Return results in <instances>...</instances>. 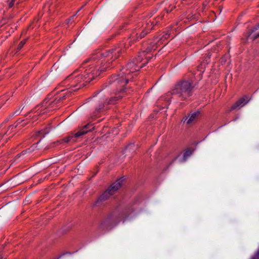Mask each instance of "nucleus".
Returning <instances> with one entry per match:
<instances>
[{
	"label": "nucleus",
	"mask_w": 259,
	"mask_h": 259,
	"mask_svg": "<svg viewBox=\"0 0 259 259\" xmlns=\"http://www.w3.org/2000/svg\"><path fill=\"white\" fill-rule=\"evenodd\" d=\"M125 45L121 44L109 51L98 52L94 55L88 61L89 64H84L79 69L75 70L72 74L68 75L60 85L61 86L70 87V89L62 90V93L59 99L56 98L47 105V102L44 103V106H47V110L53 109L54 105L69 97L72 91H75L81 88L84 83L80 84L82 81L90 82L96 77L98 76L101 72L110 68V64L116 59L125 51Z\"/></svg>",
	"instance_id": "f257e3e1"
},
{
	"label": "nucleus",
	"mask_w": 259,
	"mask_h": 259,
	"mask_svg": "<svg viewBox=\"0 0 259 259\" xmlns=\"http://www.w3.org/2000/svg\"><path fill=\"white\" fill-rule=\"evenodd\" d=\"M145 51L140 53L137 58L127 63L126 68L123 69L118 76L112 77L111 80H110V89L113 91L114 95L111 97L109 101L106 103L107 105L116 104L120 99L127 95L124 87L131 78V74L139 71L147 63L146 61L145 63L139 64L143 60V57L145 56Z\"/></svg>",
	"instance_id": "f03ea898"
},
{
	"label": "nucleus",
	"mask_w": 259,
	"mask_h": 259,
	"mask_svg": "<svg viewBox=\"0 0 259 259\" xmlns=\"http://www.w3.org/2000/svg\"><path fill=\"white\" fill-rule=\"evenodd\" d=\"M193 86L190 81L183 80L176 84L170 91L171 95H176L185 99L192 95Z\"/></svg>",
	"instance_id": "7ed1b4c3"
},
{
	"label": "nucleus",
	"mask_w": 259,
	"mask_h": 259,
	"mask_svg": "<svg viewBox=\"0 0 259 259\" xmlns=\"http://www.w3.org/2000/svg\"><path fill=\"white\" fill-rule=\"evenodd\" d=\"M124 181L123 178H121L113 183L110 187L106 190L99 198V201H104L109 198L118 190H119L123 185Z\"/></svg>",
	"instance_id": "20e7f679"
},
{
	"label": "nucleus",
	"mask_w": 259,
	"mask_h": 259,
	"mask_svg": "<svg viewBox=\"0 0 259 259\" xmlns=\"http://www.w3.org/2000/svg\"><path fill=\"white\" fill-rule=\"evenodd\" d=\"M93 128L94 127H93L92 125L88 124L87 125H85L81 130H79L74 135L71 134L64 138L63 141L66 143H68L70 141L75 142V138L81 137V136L87 134L88 132L92 131Z\"/></svg>",
	"instance_id": "39448f33"
},
{
	"label": "nucleus",
	"mask_w": 259,
	"mask_h": 259,
	"mask_svg": "<svg viewBox=\"0 0 259 259\" xmlns=\"http://www.w3.org/2000/svg\"><path fill=\"white\" fill-rule=\"evenodd\" d=\"M249 100L248 97L246 96L241 98L230 107V111L240 109L245 105Z\"/></svg>",
	"instance_id": "423d86ee"
},
{
	"label": "nucleus",
	"mask_w": 259,
	"mask_h": 259,
	"mask_svg": "<svg viewBox=\"0 0 259 259\" xmlns=\"http://www.w3.org/2000/svg\"><path fill=\"white\" fill-rule=\"evenodd\" d=\"M155 24L154 22H151V21H150L149 22H147L146 24L145 29H143L141 32L140 34L137 37L136 40L141 39L142 38L144 37L149 32L150 30L153 28Z\"/></svg>",
	"instance_id": "0eeeda50"
},
{
	"label": "nucleus",
	"mask_w": 259,
	"mask_h": 259,
	"mask_svg": "<svg viewBox=\"0 0 259 259\" xmlns=\"http://www.w3.org/2000/svg\"><path fill=\"white\" fill-rule=\"evenodd\" d=\"M200 114L199 111H196L189 115V116L185 119L184 121L187 120V123L188 124H191L193 121H195L196 117Z\"/></svg>",
	"instance_id": "6e6552de"
},
{
	"label": "nucleus",
	"mask_w": 259,
	"mask_h": 259,
	"mask_svg": "<svg viewBox=\"0 0 259 259\" xmlns=\"http://www.w3.org/2000/svg\"><path fill=\"white\" fill-rule=\"evenodd\" d=\"M30 121H29L30 122ZM28 123V119H26V120H18L17 121V124L15 126V127H17L18 125L19 126H24L25 125L27 124Z\"/></svg>",
	"instance_id": "1a4fd4ad"
},
{
	"label": "nucleus",
	"mask_w": 259,
	"mask_h": 259,
	"mask_svg": "<svg viewBox=\"0 0 259 259\" xmlns=\"http://www.w3.org/2000/svg\"><path fill=\"white\" fill-rule=\"evenodd\" d=\"M192 151L189 149H186L183 155L184 160H186L187 158L192 154Z\"/></svg>",
	"instance_id": "9d476101"
},
{
	"label": "nucleus",
	"mask_w": 259,
	"mask_h": 259,
	"mask_svg": "<svg viewBox=\"0 0 259 259\" xmlns=\"http://www.w3.org/2000/svg\"><path fill=\"white\" fill-rule=\"evenodd\" d=\"M26 42V39H23L22 41H21L20 42L19 44L18 45L17 49L18 50H20L23 48V47L24 46Z\"/></svg>",
	"instance_id": "9b49d317"
},
{
	"label": "nucleus",
	"mask_w": 259,
	"mask_h": 259,
	"mask_svg": "<svg viewBox=\"0 0 259 259\" xmlns=\"http://www.w3.org/2000/svg\"><path fill=\"white\" fill-rule=\"evenodd\" d=\"M22 109H23V108L21 106H20L17 109H16L14 112V114H15L16 115H18L20 114Z\"/></svg>",
	"instance_id": "f8f14e48"
},
{
	"label": "nucleus",
	"mask_w": 259,
	"mask_h": 259,
	"mask_svg": "<svg viewBox=\"0 0 259 259\" xmlns=\"http://www.w3.org/2000/svg\"><path fill=\"white\" fill-rule=\"evenodd\" d=\"M49 132V130L48 128L45 129L44 130H41L40 131H39V134H43L45 135L48 134Z\"/></svg>",
	"instance_id": "ddd939ff"
},
{
	"label": "nucleus",
	"mask_w": 259,
	"mask_h": 259,
	"mask_svg": "<svg viewBox=\"0 0 259 259\" xmlns=\"http://www.w3.org/2000/svg\"><path fill=\"white\" fill-rule=\"evenodd\" d=\"M14 2L15 0H11L9 1V6L10 8H11L13 6Z\"/></svg>",
	"instance_id": "4468645a"
},
{
	"label": "nucleus",
	"mask_w": 259,
	"mask_h": 259,
	"mask_svg": "<svg viewBox=\"0 0 259 259\" xmlns=\"http://www.w3.org/2000/svg\"><path fill=\"white\" fill-rule=\"evenodd\" d=\"M136 35H137L138 34V33H135ZM135 33H133L132 35V37L129 39L128 40V42H131V41L133 39V40H135Z\"/></svg>",
	"instance_id": "2eb2a0df"
},
{
	"label": "nucleus",
	"mask_w": 259,
	"mask_h": 259,
	"mask_svg": "<svg viewBox=\"0 0 259 259\" xmlns=\"http://www.w3.org/2000/svg\"><path fill=\"white\" fill-rule=\"evenodd\" d=\"M253 39H255V38L259 37V31L253 34Z\"/></svg>",
	"instance_id": "dca6fc26"
},
{
	"label": "nucleus",
	"mask_w": 259,
	"mask_h": 259,
	"mask_svg": "<svg viewBox=\"0 0 259 259\" xmlns=\"http://www.w3.org/2000/svg\"><path fill=\"white\" fill-rule=\"evenodd\" d=\"M103 106H104V105L103 106L102 105H100L98 110H100V111H102L103 110H104Z\"/></svg>",
	"instance_id": "f3484780"
},
{
	"label": "nucleus",
	"mask_w": 259,
	"mask_h": 259,
	"mask_svg": "<svg viewBox=\"0 0 259 259\" xmlns=\"http://www.w3.org/2000/svg\"><path fill=\"white\" fill-rule=\"evenodd\" d=\"M37 115H35L33 117V119L31 120H32V122H33L34 120H36L37 119V118L36 117Z\"/></svg>",
	"instance_id": "a211bd4d"
},
{
	"label": "nucleus",
	"mask_w": 259,
	"mask_h": 259,
	"mask_svg": "<svg viewBox=\"0 0 259 259\" xmlns=\"http://www.w3.org/2000/svg\"><path fill=\"white\" fill-rule=\"evenodd\" d=\"M2 100H6V101L8 100V99H7L6 96H3L2 97Z\"/></svg>",
	"instance_id": "6ab92c4d"
},
{
	"label": "nucleus",
	"mask_w": 259,
	"mask_h": 259,
	"mask_svg": "<svg viewBox=\"0 0 259 259\" xmlns=\"http://www.w3.org/2000/svg\"><path fill=\"white\" fill-rule=\"evenodd\" d=\"M0 259H6V258L4 257L2 255H0Z\"/></svg>",
	"instance_id": "aec40b11"
},
{
	"label": "nucleus",
	"mask_w": 259,
	"mask_h": 259,
	"mask_svg": "<svg viewBox=\"0 0 259 259\" xmlns=\"http://www.w3.org/2000/svg\"><path fill=\"white\" fill-rule=\"evenodd\" d=\"M10 128H11L12 129H13V126H11L10 127Z\"/></svg>",
	"instance_id": "412c9836"
},
{
	"label": "nucleus",
	"mask_w": 259,
	"mask_h": 259,
	"mask_svg": "<svg viewBox=\"0 0 259 259\" xmlns=\"http://www.w3.org/2000/svg\"><path fill=\"white\" fill-rule=\"evenodd\" d=\"M46 111H44L42 113H46Z\"/></svg>",
	"instance_id": "4be33fe9"
},
{
	"label": "nucleus",
	"mask_w": 259,
	"mask_h": 259,
	"mask_svg": "<svg viewBox=\"0 0 259 259\" xmlns=\"http://www.w3.org/2000/svg\"><path fill=\"white\" fill-rule=\"evenodd\" d=\"M125 220V219H123L122 220V221H123V222H124Z\"/></svg>",
	"instance_id": "5701e85b"
},
{
	"label": "nucleus",
	"mask_w": 259,
	"mask_h": 259,
	"mask_svg": "<svg viewBox=\"0 0 259 259\" xmlns=\"http://www.w3.org/2000/svg\"><path fill=\"white\" fill-rule=\"evenodd\" d=\"M2 105H1L0 106V108L2 107Z\"/></svg>",
	"instance_id": "b1692460"
},
{
	"label": "nucleus",
	"mask_w": 259,
	"mask_h": 259,
	"mask_svg": "<svg viewBox=\"0 0 259 259\" xmlns=\"http://www.w3.org/2000/svg\"><path fill=\"white\" fill-rule=\"evenodd\" d=\"M57 259H58V258H57Z\"/></svg>",
	"instance_id": "393cba45"
}]
</instances>
